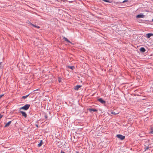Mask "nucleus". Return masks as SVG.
<instances>
[{"mask_svg": "<svg viewBox=\"0 0 153 153\" xmlns=\"http://www.w3.org/2000/svg\"><path fill=\"white\" fill-rule=\"evenodd\" d=\"M149 146H146L145 148V151H146L147 150H148L149 149Z\"/></svg>", "mask_w": 153, "mask_h": 153, "instance_id": "dca6fc26", "label": "nucleus"}, {"mask_svg": "<svg viewBox=\"0 0 153 153\" xmlns=\"http://www.w3.org/2000/svg\"><path fill=\"white\" fill-rule=\"evenodd\" d=\"M68 67L70 68L71 69H73L74 68V66H68Z\"/></svg>", "mask_w": 153, "mask_h": 153, "instance_id": "2eb2a0df", "label": "nucleus"}, {"mask_svg": "<svg viewBox=\"0 0 153 153\" xmlns=\"http://www.w3.org/2000/svg\"><path fill=\"white\" fill-rule=\"evenodd\" d=\"M29 94H28L26 96H23L22 97V98L24 99H25L27 97H28V96H29Z\"/></svg>", "mask_w": 153, "mask_h": 153, "instance_id": "f8f14e48", "label": "nucleus"}, {"mask_svg": "<svg viewBox=\"0 0 153 153\" xmlns=\"http://www.w3.org/2000/svg\"><path fill=\"white\" fill-rule=\"evenodd\" d=\"M146 36L148 38H149L151 36H153V34L152 33H149L146 34Z\"/></svg>", "mask_w": 153, "mask_h": 153, "instance_id": "423d86ee", "label": "nucleus"}, {"mask_svg": "<svg viewBox=\"0 0 153 153\" xmlns=\"http://www.w3.org/2000/svg\"><path fill=\"white\" fill-rule=\"evenodd\" d=\"M150 133L151 134H153V131L152 130L151 131H150Z\"/></svg>", "mask_w": 153, "mask_h": 153, "instance_id": "5701e85b", "label": "nucleus"}, {"mask_svg": "<svg viewBox=\"0 0 153 153\" xmlns=\"http://www.w3.org/2000/svg\"><path fill=\"white\" fill-rule=\"evenodd\" d=\"M81 85H77L74 87V89L75 90H78L79 88H80L81 87Z\"/></svg>", "mask_w": 153, "mask_h": 153, "instance_id": "6e6552de", "label": "nucleus"}, {"mask_svg": "<svg viewBox=\"0 0 153 153\" xmlns=\"http://www.w3.org/2000/svg\"><path fill=\"white\" fill-rule=\"evenodd\" d=\"M116 137L122 140H124L125 138V137L121 134H117Z\"/></svg>", "mask_w": 153, "mask_h": 153, "instance_id": "f03ea898", "label": "nucleus"}, {"mask_svg": "<svg viewBox=\"0 0 153 153\" xmlns=\"http://www.w3.org/2000/svg\"><path fill=\"white\" fill-rule=\"evenodd\" d=\"M61 80H62L61 78H59V79H58V81H59V82H61Z\"/></svg>", "mask_w": 153, "mask_h": 153, "instance_id": "aec40b11", "label": "nucleus"}, {"mask_svg": "<svg viewBox=\"0 0 153 153\" xmlns=\"http://www.w3.org/2000/svg\"><path fill=\"white\" fill-rule=\"evenodd\" d=\"M30 106V105L29 104H26L24 106L20 108V110L23 109L25 110H27Z\"/></svg>", "mask_w": 153, "mask_h": 153, "instance_id": "f257e3e1", "label": "nucleus"}, {"mask_svg": "<svg viewBox=\"0 0 153 153\" xmlns=\"http://www.w3.org/2000/svg\"><path fill=\"white\" fill-rule=\"evenodd\" d=\"M11 123V121H10L8 122L4 126V127H6L9 126Z\"/></svg>", "mask_w": 153, "mask_h": 153, "instance_id": "0eeeda50", "label": "nucleus"}, {"mask_svg": "<svg viewBox=\"0 0 153 153\" xmlns=\"http://www.w3.org/2000/svg\"><path fill=\"white\" fill-rule=\"evenodd\" d=\"M145 16V15L143 14H139L137 15L136 17L137 18H144Z\"/></svg>", "mask_w": 153, "mask_h": 153, "instance_id": "39448f33", "label": "nucleus"}, {"mask_svg": "<svg viewBox=\"0 0 153 153\" xmlns=\"http://www.w3.org/2000/svg\"><path fill=\"white\" fill-rule=\"evenodd\" d=\"M43 143V141L42 140H40V143L38 145V146L39 147L41 146Z\"/></svg>", "mask_w": 153, "mask_h": 153, "instance_id": "9d476101", "label": "nucleus"}, {"mask_svg": "<svg viewBox=\"0 0 153 153\" xmlns=\"http://www.w3.org/2000/svg\"><path fill=\"white\" fill-rule=\"evenodd\" d=\"M3 95H4L3 94L0 95V98H1Z\"/></svg>", "mask_w": 153, "mask_h": 153, "instance_id": "b1692460", "label": "nucleus"}, {"mask_svg": "<svg viewBox=\"0 0 153 153\" xmlns=\"http://www.w3.org/2000/svg\"><path fill=\"white\" fill-rule=\"evenodd\" d=\"M98 100L102 104H105V101L103 100L102 98H100L98 99Z\"/></svg>", "mask_w": 153, "mask_h": 153, "instance_id": "7ed1b4c3", "label": "nucleus"}, {"mask_svg": "<svg viewBox=\"0 0 153 153\" xmlns=\"http://www.w3.org/2000/svg\"><path fill=\"white\" fill-rule=\"evenodd\" d=\"M140 50L142 52H144L146 51V50L143 47H141L140 48Z\"/></svg>", "mask_w": 153, "mask_h": 153, "instance_id": "1a4fd4ad", "label": "nucleus"}, {"mask_svg": "<svg viewBox=\"0 0 153 153\" xmlns=\"http://www.w3.org/2000/svg\"><path fill=\"white\" fill-rule=\"evenodd\" d=\"M36 127H38V125H36Z\"/></svg>", "mask_w": 153, "mask_h": 153, "instance_id": "bb28decb", "label": "nucleus"}, {"mask_svg": "<svg viewBox=\"0 0 153 153\" xmlns=\"http://www.w3.org/2000/svg\"><path fill=\"white\" fill-rule=\"evenodd\" d=\"M3 116V115H1L0 114V119H1L2 117Z\"/></svg>", "mask_w": 153, "mask_h": 153, "instance_id": "412c9836", "label": "nucleus"}, {"mask_svg": "<svg viewBox=\"0 0 153 153\" xmlns=\"http://www.w3.org/2000/svg\"><path fill=\"white\" fill-rule=\"evenodd\" d=\"M32 25L34 27H36V28H39V27L38 26H37L35 25H33V24H32Z\"/></svg>", "mask_w": 153, "mask_h": 153, "instance_id": "f3484780", "label": "nucleus"}, {"mask_svg": "<svg viewBox=\"0 0 153 153\" xmlns=\"http://www.w3.org/2000/svg\"><path fill=\"white\" fill-rule=\"evenodd\" d=\"M89 111H97V110L96 109H94L93 108H90L89 109Z\"/></svg>", "mask_w": 153, "mask_h": 153, "instance_id": "9b49d317", "label": "nucleus"}, {"mask_svg": "<svg viewBox=\"0 0 153 153\" xmlns=\"http://www.w3.org/2000/svg\"><path fill=\"white\" fill-rule=\"evenodd\" d=\"M104 1L107 2L111 3V1H110L109 0H102Z\"/></svg>", "mask_w": 153, "mask_h": 153, "instance_id": "4468645a", "label": "nucleus"}, {"mask_svg": "<svg viewBox=\"0 0 153 153\" xmlns=\"http://www.w3.org/2000/svg\"><path fill=\"white\" fill-rule=\"evenodd\" d=\"M61 153H65L64 152H63L62 151H61Z\"/></svg>", "mask_w": 153, "mask_h": 153, "instance_id": "a878e982", "label": "nucleus"}, {"mask_svg": "<svg viewBox=\"0 0 153 153\" xmlns=\"http://www.w3.org/2000/svg\"><path fill=\"white\" fill-rule=\"evenodd\" d=\"M127 1H128V0H124L123 1V3H124V2H127Z\"/></svg>", "mask_w": 153, "mask_h": 153, "instance_id": "4be33fe9", "label": "nucleus"}, {"mask_svg": "<svg viewBox=\"0 0 153 153\" xmlns=\"http://www.w3.org/2000/svg\"><path fill=\"white\" fill-rule=\"evenodd\" d=\"M20 112L22 114V116L24 117L25 118L27 117V114L25 112L22 111H20Z\"/></svg>", "mask_w": 153, "mask_h": 153, "instance_id": "20e7f679", "label": "nucleus"}, {"mask_svg": "<svg viewBox=\"0 0 153 153\" xmlns=\"http://www.w3.org/2000/svg\"><path fill=\"white\" fill-rule=\"evenodd\" d=\"M45 117L46 119L48 117L47 115H45Z\"/></svg>", "mask_w": 153, "mask_h": 153, "instance_id": "393cba45", "label": "nucleus"}, {"mask_svg": "<svg viewBox=\"0 0 153 153\" xmlns=\"http://www.w3.org/2000/svg\"><path fill=\"white\" fill-rule=\"evenodd\" d=\"M63 39L65 41H66L68 42H70L66 38L64 37Z\"/></svg>", "mask_w": 153, "mask_h": 153, "instance_id": "ddd939ff", "label": "nucleus"}, {"mask_svg": "<svg viewBox=\"0 0 153 153\" xmlns=\"http://www.w3.org/2000/svg\"><path fill=\"white\" fill-rule=\"evenodd\" d=\"M2 62H0V69H2Z\"/></svg>", "mask_w": 153, "mask_h": 153, "instance_id": "a211bd4d", "label": "nucleus"}, {"mask_svg": "<svg viewBox=\"0 0 153 153\" xmlns=\"http://www.w3.org/2000/svg\"><path fill=\"white\" fill-rule=\"evenodd\" d=\"M140 136V137H142V136Z\"/></svg>", "mask_w": 153, "mask_h": 153, "instance_id": "cd10ccee", "label": "nucleus"}, {"mask_svg": "<svg viewBox=\"0 0 153 153\" xmlns=\"http://www.w3.org/2000/svg\"><path fill=\"white\" fill-rule=\"evenodd\" d=\"M111 113L114 114H117V113H116L114 111H113L111 112Z\"/></svg>", "mask_w": 153, "mask_h": 153, "instance_id": "6ab92c4d", "label": "nucleus"}]
</instances>
